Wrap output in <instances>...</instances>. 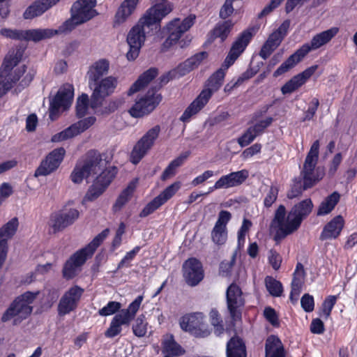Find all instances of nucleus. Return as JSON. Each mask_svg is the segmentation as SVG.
I'll use <instances>...</instances> for the list:
<instances>
[{"label": "nucleus", "instance_id": "e433bc0d", "mask_svg": "<svg viewBox=\"0 0 357 357\" xmlns=\"http://www.w3.org/2000/svg\"><path fill=\"white\" fill-rule=\"evenodd\" d=\"M22 57V52L17 50L15 52H10L5 56L0 68V76L7 75L11 70L18 64Z\"/></svg>", "mask_w": 357, "mask_h": 357}, {"label": "nucleus", "instance_id": "f03ea898", "mask_svg": "<svg viewBox=\"0 0 357 357\" xmlns=\"http://www.w3.org/2000/svg\"><path fill=\"white\" fill-rule=\"evenodd\" d=\"M160 23L144 14L128 33L126 40L129 45V50L126 54L127 59L135 60L144 43L146 35H153L160 31Z\"/></svg>", "mask_w": 357, "mask_h": 357}, {"label": "nucleus", "instance_id": "bf43d9fd", "mask_svg": "<svg viewBox=\"0 0 357 357\" xmlns=\"http://www.w3.org/2000/svg\"><path fill=\"white\" fill-rule=\"evenodd\" d=\"M252 226V222L248 219H244L241 228L238 231V248L241 249L245 243V236L250 227Z\"/></svg>", "mask_w": 357, "mask_h": 357}, {"label": "nucleus", "instance_id": "6e6d98bb", "mask_svg": "<svg viewBox=\"0 0 357 357\" xmlns=\"http://www.w3.org/2000/svg\"><path fill=\"white\" fill-rule=\"evenodd\" d=\"M233 187L241 185L249 176L248 171L242 169L229 174Z\"/></svg>", "mask_w": 357, "mask_h": 357}, {"label": "nucleus", "instance_id": "c756f323", "mask_svg": "<svg viewBox=\"0 0 357 357\" xmlns=\"http://www.w3.org/2000/svg\"><path fill=\"white\" fill-rule=\"evenodd\" d=\"M158 75V69L150 68L139 75L138 79L132 84L128 90V95H132L146 86Z\"/></svg>", "mask_w": 357, "mask_h": 357}, {"label": "nucleus", "instance_id": "7ed1b4c3", "mask_svg": "<svg viewBox=\"0 0 357 357\" xmlns=\"http://www.w3.org/2000/svg\"><path fill=\"white\" fill-rule=\"evenodd\" d=\"M225 72L222 68L214 72L207 79V89H203L197 97L188 106L179 118L183 123L189 122L191 117L199 113L208 102L214 92L218 91L223 84Z\"/></svg>", "mask_w": 357, "mask_h": 357}, {"label": "nucleus", "instance_id": "8fccbe9b", "mask_svg": "<svg viewBox=\"0 0 357 357\" xmlns=\"http://www.w3.org/2000/svg\"><path fill=\"white\" fill-rule=\"evenodd\" d=\"M147 322L145 320L144 314L139 315L135 321L132 325V332L138 337H143L147 332Z\"/></svg>", "mask_w": 357, "mask_h": 357}, {"label": "nucleus", "instance_id": "c03bdc74", "mask_svg": "<svg viewBox=\"0 0 357 357\" xmlns=\"http://www.w3.org/2000/svg\"><path fill=\"white\" fill-rule=\"evenodd\" d=\"M81 134L76 123H73L71 126L64 129L63 130L54 135L52 137V142H59L68 139H71L74 137Z\"/></svg>", "mask_w": 357, "mask_h": 357}, {"label": "nucleus", "instance_id": "423d86ee", "mask_svg": "<svg viewBox=\"0 0 357 357\" xmlns=\"http://www.w3.org/2000/svg\"><path fill=\"white\" fill-rule=\"evenodd\" d=\"M196 15L195 14H190L182 21L178 17L171 20L166 26L169 36L162 44L161 51L166 52L172 46L176 44L182 34L188 31L194 25Z\"/></svg>", "mask_w": 357, "mask_h": 357}, {"label": "nucleus", "instance_id": "09e8293b", "mask_svg": "<svg viewBox=\"0 0 357 357\" xmlns=\"http://www.w3.org/2000/svg\"><path fill=\"white\" fill-rule=\"evenodd\" d=\"M89 105H90V102L87 94L82 93L77 98L76 102V116L77 118L80 119L86 115Z\"/></svg>", "mask_w": 357, "mask_h": 357}, {"label": "nucleus", "instance_id": "7c9ffc66", "mask_svg": "<svg viewBox=\"0 0 357 357\" xmlns=\"http://www.w3.org/2000/svg\"><path fill=\"white\" fill-rule=\"evenodd\" d=\"M139 0H124L117 9L114 16V24H120L135 12Z\"/></svg>", "mask_w": 357, "mask_h": 357}, {"label": "nucleus", "instance_id": "4468645a", "mask_svg": "<svg viewBox=\"0 0 357 357\" xmlns=\"http://www.w3.org/2000/svg\"><path fill=\"white\" fill-rule=\"evenodd\" d=\"M65 155L66 150L63 147L56 148L50 151L35 170L34 176H45L56 172L63 162Z\"/></svg>", "mask_w": 357, "mask_h": 357}, {"label": "nucleus", "instance_id": "5701e85b", "mask_svg": "<svg viewBox=\"0 0 357 357\" xmlns=\"http://www.w3.org/2000/svg\"><path fill=\"white\" fill-rule=\"evenodd\" d=\"M151 2L152 6L147 9L144 14L159 23L174 9L173 3L168 0H151Z\"/></svg>", "mask_w": 357, "mask_h": 357}, {"label": "nucleus", "instance_id": "3c124183", "mask_svg": "<svg viewBox=\"0 0 357 357\" xmlns=\"http://www.w3.org/2000/svg\"><path fill=\"white\" fill-rule=\"evenodd\" d=\"M211 238L214 243L218 245H224L227 239V228L215 225L211 231Z\"/></svg>", "mask_w": 357, "mask_h": 357}, {"label": "nucleus", "instance_id": "412c9836", "mask_svg": "<svg viewBox=\"0 0 357 357\" xmlns=\"http://www.w3.org/2000/svg\"><path fill=\"white\" fill-rule=\"evenodd\" d=\"M338 32V27H331L329 29L314 35L310 43L303 44L298 50L305 57L310 51L317 50L329 43Z\"/></svg>", "mask_w": 357, "mask_h": 357}, {"label": "nucleus", "instance_id": "4c0bfd02", "mask_svg": "<svg viewBox=\"0 0 357 357\" xmlns=\"http://www.w3.org/2000/svg\"><path fill=\"white\" fill-rule=\"evenodd\" d=\"M234 23L231 20H227L217 23L215 27L211 31L213 39L220 38L221 42H224L231 31Z\"/></svg>", "mask_w": 357, "mask_h": 357}, {"label": "nucleus", "instance_id": "f704fd0d", "mask_svg": "<svg viewBox=\"0 0 357 357\" xmlns=\"http://www.w3.org/2000/svg\"><path fill=\"white\" fill-rule=\"evenodd\" d=\"M340 199V193L337 191L333 192L321 202L317 208V215L323 216L329 214L335 208Z\"/></svg>", "mask_w": 357, "mask_h": 357}, {"label": "nucleus", "instance_id": "c85d7f7f", "mask_svg": "<svg viewBox=\"0 0 357 357\" xmlns=\"http://www.w3.org/2000/svg\"><path fill=\"white\" fill-rule=\"evenodd\" d=\"M162 353L165 356L178 357L185 353V349L174 339L172 334H169L162 341Z\"/></svg>", "mask_w": 357, "mask_h": 357}, {"label": "nucleus", "instance_id": "bb28decb", "mask_svg": "<svg viewBox=\"0 0 357 357\" xmlns=\"http://www.w3.org/2000/svg\"><path fill=\"white\" fill-rule=\"evenodd\" d=\"M109 69V62L106 59H100L89 66L86 73L89 84L102 79L103 75L107 74Z\"/></svg>", "mask_w": 357, "mask_h": 357}, {"label": "nucleus", "instance_id": "c9c22d12", "mask_svg": "<svg viewBox=\"0 0 357 357\" xmlns=\"http://www.w3.org/2000/svg\"><path fill=\"white\" fill-rule=\"evenodd\" d=\"M190 155V151H185L172 160L162 172L160 176L161 180L166 181L168 178L175 176L177 172V169L183 165L185 160L189 157Z\"/></svg>", "mask_w": 357, "mask_h": 357}, {"label": "nucleus", "instance_id": "a878e982", "mask_svg": "<svg viewBox=\"0 0 357 357\" xmlns=\"http://www.w3.org/2000/svg\"><path fill=\"white\" fill-rule=\"evenodd\" d=\"M208 54L206 51L198 52L180 63L175 70L180 76H184L197 68L202 62L208 58Z\"/></svg>", "mask_w": 357, "mask_h": 357}, {"label": "nucleus", "instance_id": "72a5a7b5", "mask_svg": "<svg viewBox=\"0 0 357 357\" xmlns=\"http://www.w3.org/2000/svg\"><path fill=\"white\" fill-rule=\"evenodd\" d=\"M253 34L251 29L244 30L232 43L229 51L234 52L237 56H240L250 43Z\"/></svg>", "mask_w": 357, "mask_h": 357}, {"label": "nucleus", "instance_id": "864d4df0", "mask_svg": "<svg viewBox=\"0 0 357 357\" xmlns=\"http://www.w3.org/2000/svg\"><path fill=\"white\" fill-rule=\"evenodd\" d=\"M302 85H303V82L300 80L296 75L291 77L282 86L281 91L284 95L291 93L300 88Z\"/></svg>", "mask_w": 357, "mask_h": 357}, {"label": "nucleus", "instance_id": "aec40b11", "mask_svg": "<svg viewBox=\"0 0 357 357\" xmlns=\"http://www.w3.org/2000/svg\"><path fill=\"white\" fill-rule=\"evenodd\" d=\"M97 0H77L73 3L70 13L73 19L78 20V23L84 24L98 15L94 8Z\"/></svg>", "mask_w": 357, "mask_h": 357}, {"label": "nucleus", "instance_id": "1a4fd4ad", "mask_svg": "<svg viewBox=\"0 0 357 357\" xmlns=\"http://www.w3.org/2000/svg\"><path fill=\"white\" fill-rule=\"evenodd\" d=\"M93 91L91 97L90 107L95 109L101 106L105 98L114 92L118 84V79L113 76L100 79L98 81L89 84Z\"/></svg>", "mask_w": 357, "mask_h": 357}, {"label": "nucleus", "instance_id": "58836bf2", "mask_svg": "<svg viewBox=\"0 0 357 357\" xmlns=\"http://www.w3.org/2000/svg\"><path fill=\"white\" fill-rule=\"evenodd\" d=\"M136 188L135 182L131 181L128 186L123 189L113 204L112 210L114 212H118L129 202L132 197Z\"/></svg>", "mask_w": 357, "mask_h": 357}, {"label": "nucleus", "instance_id": "f8f14e48", "mask_svg": "<svg viewBox=\"0 0 357 357\" xmlns=\"http://www.w3.org/2000/svg\"><path fill=\"white\" fill-rule=\"evenodd\" d=\"M117 172L118 169L116 167H112L102 171L89 188L84 196V200L93 202L97 199L109 187Z\"/></svg>", "mask_w": 357, "mask_h": 357}, {"label": "nucleus", "instance_id": "4be33fe9", "mask_svg": "<svg viewBox=\"0 0 357 357\" xmlns=\"http://www.w3.org/2000/svg\"><path fill=\"white\" fill-rule=\"evenodd\" d=\"M87 259L88 258L79 250L76 251L64 263L62 268L63 278L66 280L75 278Z\"/></svg>", "mask_w": 357, "mask_h": 357}, {"label": "nucleus", "instance_id": "680f3d73", "mask_svg": "<svg viewBox=\"0 0 357 357\" xmlns=\"http://www.w3.org/2000/svg\"><path fill=\"white\" fill-rule=\"evenodd\" d=\"M257 137L255 132L249 127L244 133L238 138L237 142L241 147H245L251 144Z\"/></svg>", "mask_w": 357, "mask_h": 357}, {"label": "nucleus", "instance_id": "0e129e2a", "mask_svg": "<svg viewBox=\"0 0 357 357\" xmlns=\"http://www.w3.org/2000/svg\"><path fill=\"white\" fill-rule=\"evenodd\" d=\"M211 324L215 328L219 333L224 331L222 317L216 309H212L209 313Z\"/></svg>", "mask_w": 357, "mask_h": 357}, {"label": "nucleus", "instance_id": "4d7b16f0", "mask_svg": "<svg viewBox=\"0 0 357 357\" xmlns=\"http://www.w3.org/2000/svg\"><path fill=\"white\" fill-rule=\"evenodd\" d=\"M121 304L118 301H109L102 308L100 309L98 314L102 317L112 315L120 310Z\"/></svg>", "mask_w": 357, "mask_h": 357}, {"label": "nucleus", "instance_id": "79ce46f5", "mask_svg": "<svg viewBox=\"0 0 357 357\" xmlns=\"http://www.w3.org/2000/svg\"><path fill=\"white\" fill-rule=\"evenodd\" d=\"M319 140L317 139L312 143L305 158L303 168L312 172H317L315 167L319 159Z\"/></svg>", "mask_w": 357, "mask_h": 357}, {"label": "nucleus", "instance_id": "2eb2a0df", "mask_svg": "<svg viewBox=\"0 0 357 357\" xmlns=\"http://www.w3.org/2000/svg\"><path fill=\"white\" fill-rule=\"evenodd\" d=\"M181 329L197 337H205L210 334L203 321L202 313L195 312L183 316L179 322Z\"/></svg>", "mask_w": 357, "mask_h": 357}, {"label": "nucleus", "instance_id": "ddd939ff", "mask_svg": "<svg viewBox=\"0 0 357 357\" xmlns=\"http://www.w3.org/2000/svg\"><path fill=\"white\" fill-rule=\"evenodd\" d=\"M160 132V127L158 125L149 129L134 146L130 153V162L138 164L144 157L149 150L153 146L155 139Z\"/></svg>", "mask_w": 357, "mask_h": 357}, {"label": "nucleus", "instance_id": "0eeeda50", "mask_svg": "<svg viewBox=\"0 0 357 357\" xmlns=\"http://www.w3.org/2000/svg\"><path fill=\"white\" fill-rule=\"evenodd\" d=\"M102 157L100 153L96 150L87 152L86 159L83 163L77 164L70 174V178L75 183H80L84 178H88L91 174H96L101 169Z\"/></svg>", "mask_w": 357, "mask_h": 357}, {"label": "nucleus", "instance_id": "338daca9", "mask_svg": "<svg viewBox=\"0 0 357 357\" xmlns=\"http://www.w3.org/2000/svg\"><path fill=\"white\" fill-rule=\"evenodd\" d=\"M279 189L276 185H271L269 191L264 199V206L270 208L276 201L278 196Z\"/></svg>", "mask_w": 357, "mask_h": 357}, {"label": "nucleus", "instance_id": "b1692460", "mask_svg": "<svg viewBox=\"0 0 357 357\" xmlns=\"http://www.w3.org/2000/svg\"><path fill=\"white\" fill-rule=\"evenodd\" d=\"M60 0H36L23 13L24 20H32L43 15Z\"/></svg>", "mask_w": 357, "mask_h": 357}, {"label": "nucleus", "instance_id": "6e6552de", "mask_svg": "<svg viewBox=\"0 0 357 357\" xmlns=\"http://www.w3.org/2000/svg\"><path fill=\"white\" fill-rule=\"evenodd\" d=\"M226 303L231 320L233 321H241L245 299L241 288L235 282L230 284L227 289Z\"/></svg>", "mask_w": 357, "mask_h": 357}, {"label": "nucleus", "instance_id": "5fc2aeb1", "mask_svg": "<svg viewBox=\"0 0 357 357\" xmlns=\"http://www.w3.org/2000/svg\"><path fill=\"white\" fill-rule=\"evenodd\" d=\"M162 205H163V204L160 201V198L155 197L153 199L149 202L141 211V212L139 213V217H147L148 215H151L154 211H155L158 208H159Z\"/></svg>", "mask_w": 357, "mask_h": 357}, {"label": "nucleus", "instance_id": "e2e57ef3", "mask_svg": "<svg viewBox=\"0 0 357 357\" xmlns=\"http://www.w3.org/2000/svg\"><path fill=\"white\" fill-rule=\"evenodd\" d=\"M273 121V118L271 116L267 117L264 120H261L256 123L254 126H250V128L255 132L257 136H259L264 133L266 128L269 127Z\"/></svg>", "mask_w": 357, "mask_h": 357}, {"label": "nucleus", "instance_id": "774afa93", "mask_svg": "<svg viewBox=\"0 0 357 357\" xmlns=\"http://www.w3.org/2000/svg\"><path fill=\"white\" fill-rule=\"evenodd\" d=\"M236 254H233L230 261H222L220 264V273L224 275H229L233 268V266L236 262Z\"/></svg>", "mask_w": 357, "mask_h": 357}, {"label": "nucleus", "instance_id": "2f4dec72", "mask_svg": "<svg viewBox=\"0 0 357 357\" xmlns=\"http://www.w3.org/2000/svg\"><path fill=\"white\" fill-rule=\"evenodd\" d=\"M227 357H247L246 346L242 338L234 335L230 338L226 347Z\"/></svg>", "mask_w": 357, "mask_h": 357}, {"label": "nucleus", "instance_id": "9b49d317", "mask_svg": "<svg viewBox=\"0 0 357 357\" xmlns=\"http://www.w3.org/2000/svg\"><path fill=\"white\" fill-rule=\"evenodd\" d=\"M162 95L156 93L155 89H149L146 94L139 99L130 109V114L140 118L151 113L162 101Z\"/></svg>", "mask_w": 357, "mask_h": 357}, {"label": "nucleus", "instance_id": "69168bd1", "mask_svg": "<svg viewBox=\"0 0 357 357\" xmlns=\"http://www.w3.org/2000/svg\"><path fill=\"white\" fill-rule=\"evenodd\" d=\"M319 105V99L317 98H314L312 100L310 105L308 107L307 111L305 112L304 116L301 121L305 122L306 121H310L311 119H312L317 112Z\"/></svg>", "mask_w": 357, "mask_h": 357}, {"label": "nucleus", "instance_id": "a211bd4d", "mask_svg": "<svg viewBox=\"0 0 357 357\" xmlns=\"http://www.w3.org/2000/svg\"><path fill=\"white\" fill-rule=\"evenodd\" d=\"M182 271L185 282L191 287L197 285L204 279L203 266L195 257L185 260L183 264Z\"/></svg>", "mask_w": 357, "mask_h": 357}, {"label": "nucleus", "instance_id": "37998d69", "mask_svg": "<svg viewBox=\"0 0 357 357\" xmlns=\"http://www.w3.org/2000/svg\"><path fill=\"white\" fill-rule=\"evenodd\" d=\"M19 226L17 218L15 217L10 220L7 223L0 228V241L6 240L8 244V240L11 238L16 233Z\"/></svg>", "mask_w": 357, "mask_h": 357}, {"label": "nucleus", "instance_id": "a19ab883", "mask_svg": "<svg viewBox=\"0 0 357 357\" xmlns=\"http://www.w3.org/2000/svg\"><path fill=\"white\" fill-rule=\"evenodd\" d=\"M109 232L108 228L102 230L100 234L96 236L93 239L88 243L85 247L79 249V250L84 254L88 258L92 257L97 248L101 245L104 240L107 238Z\"/></svg>", "mask_w": 357, "mask_h": 357}, {"label": "nucleus", "instance_id": "a18cd8bd", "mask_svg": "<svg viewBox=\"0 0 357 357\" xmlns=\"http://www.w3.org/2000/svg\"><path fill=\"white\" fill-rule=\"evenodd\" d=\"M81 134L76 123H73L71 126L64 129L63 130L54 135L52 137V142H59L68 139H71L74 137Z\"/></svg>", "mask_w": 357, "mask_h": 357}, {"label": "nucleus", "instance_id": "f3484780", "mask_svg": "<svg viewBox=\"0 0 357 357\" xmlns=\"http://www.w3.org/2000/svg\"><path fill=\"white\" fill-rule=\"evenodd\" d=\"M79 212L76 208H65L54 213L50 216V227L53 233L61 231L72 225L79 218Z\"/></svg>", "mask_w": 357, "mask_h": 357}, {"label": "nucleus", "instance_id": "49530a36", "mask_svg": "<svg viewBox=\"0 0 357 357\" xmlns=\"http://www.w3.org/2000/svg\"><path fill=\"white\" fill-rule=\"evenodd\" d=\"M265 284L269 294L274 297H279L283 292L282 283L271 276H266Z\"/></svg>", "mask_w": 357, "mask_h": 357}, {"label": "nucleus", "instance_id": "ea45409f", "mask_svg": "<svg viewBox=\"0 0 357 357\" xmlns=\"http://www.w3.org/2000/svg\"><path fill=\"white\" fill-rule=\"evenodd\" d=\"M304 56L298 49L294 54L290 55L273 73V77H278L294 68L299 63Z\"/></svg>", "mask_w": 357, "mask_h": 357}, {"label": "nucleus", "instance_id": "473e14b6", "mask_svg": "<svg viewBox=\"0 0 357 357\" xmlns=\"http://www.w3.org/2000/svg\"><path fill=\"white\" fill-rule=\"evenodd\" d=\"M58 34L56 29H33L24 31V40L39 42L43 40L51 38Z\"/></svg>", "mask_w": 357, "mask_h": 357}, {"label": "nucleus", "instance_id": "13d9d810", "mask_svg": "<svg viewBox=\"0 0 357 357\" xmlns=\"http://www.w3.org/2000/svg\"><path fill=\"white\" fill-rule=\"evenodd\" d=\"M2 36L13 40H24V31L3 28L0 31Z\"/></svg>", "mask_w": 357, "mask_h": 357}, {"label": "nucleus", "instance_id": "cd10ccee", "mask_svg": "<svg viewBox=\"0 0 357 357\" xmlns=\"http://www.w3.org/2000/svg\"><path fill=\"white\" fill-rule=\"evenodd\" d=\"M266 357H286V353L280 339L275 335L268 336L265 342Z\"/></svg>", "mask_w": 357, "mask_h": 357}, {"label": "nucleus", "instance_id": "603ef678", "mask_svg": "<svg viewBox=\"0 0 357 357\" xmlns=\"http://www.w3.org/2000/svg\"><path fill=\"white\" fill-rule=\"evenodd\" d=\"M180 188L181 183L178 181L174 182L161 192L157 197L160 198V201L164 204L176 193Z\"/></svg>", "mask_w": 357, "mask_h": 357}, {"label": "nucleus", "instance_id": "20e7f679", "mask_svg": "<svg viewBox=\"0 0 357 357\" xmlns=\"http://www.w3.org/2000/svg\"><path fill=\"white\" fill-rule=\"evenodd\" d=\"M39 294V291L35 292L27 291L17 296L3 314L1 321L6 322L15 317H17L20 321L28 318L33 311V307L30 305L33 303Z\"/></svg>", "mask_w": 357, "mask_h": 357}, {"label": "nucleus", "instance_id": "f257e3e1", "mask_svg": "<svg viewBox=\"0 0 357 357\" xmlns=\"http://www.w3.org/2000/svg\"><path fill=\"white\" fill-rule=\"evenodd\" d=\"M313 208L314 204L310 198L296 203L288 213L284 205H279L271 222V225L276 229L273 237L276 244L296 232L303 221L310 215Z\"/></svg>", "mask_w": 357, "mask_h": 357}, {"label": "nucleus", "instance_id": "39448f33", "mask_svg": "<svg viewBox=\"0 0 357 357\" xmlns=\"http://www.w3.org/2000/svg\"><path fill=\"white\" fill-rule=\"evenodd\" d=\"M143 296H138L126 309H123L112 318L109 327L104 335L107 338H113L119 335L122 331L123 325H129L134 319L137 312L139 310L142 302Z\"/></svg>", "mask_w": 357, "mask_h": 357}, {"label": "nucleus", "instance_id": "393cba45", "mask_svg": "<svg viewBox=\"0 0 357 357\" xmlns=\"http://www.w3.org/2000/svg\"><path fill=\"white\" fill-rule=\"evenodd\" d=\"M344 226V220L342 215H337L324 227L319 239L321 241L337 238Z\"/></svg>", "mask_w": 357, "mask_h": 357}, {"label": "nucleus", "instance_id": "6ab92c4d", "mask_svg": "<svg viewBox=\"0 0 357 357\" xmlns=\"http://www.w3.org/2000/svg\"><path fill=\"white\" fill-rule=\"evenodd\" d=\"M73 90L63 89L58 91L54 98L50 101L49 116L52 121H55L59 116L60 109H68L73 102Z\"/></svg>", "mask_w": 357, "mask_h": 357}, {"label": "nucleus", "instance_id": "de8ad7c7", "mask_svg": "<svg viewBox=\"0 0 357 357\" xmlns=\"http://www.w3.org/2000/svg\"><path fill=\"white\" fill-rule=\"evenodd\" d=\"M305 275L306 273L303 265L301 262H298L293 273L291 286L302 289Z\"/></svg>", "mask_w": 357, "mask_h": 357}, {"label": "nucleus", "instance_id": "dca6fc26", "mask_svg": "<svg viewBox=\"0 0 357 357\" xmlns=\"http://www.w3.org/2000/svg\"><path fill=\"white\" fill-rule=\"evenodd\" d=\"M84 289L78 285L71 287L61 298L58 305V313L63 316L75 310Z\"/></svg>", "mask_w": 357, "mask_h": 357}, {"label": "nucleus", "instance_id": "9d476101", "mask_svg": "<svg viewBox=\"0 0 357 357\" xmlns=\"http://www.w3.org/2000/svg\"><path fill=\"white\" fill-rule=\"evenodd\" d=\"M322 178L323 174L317 171L312 172L303 168L300 176L293 179L291 188L287 192V197L293 199L301 197L305 190L314 187Z\"/></svg>", "mask_w": 357, "mask_h": 357}, {"label": "nucleus", "instance_id": "052dcab7", "mask_svg": "<svg viewBox=\"0 0 357 357\" xmlns=\"http://www.w3.org/2000/svg\"><path fill=\"white\" fill-rule=\"evenodd\" d=\"M337 302V296L331 295L327 296L321 305V311L325 318L327 319L331 315L332 310Z\"/></svg>", "mask_w": 357, "mask_h": 357}]
</instances>
